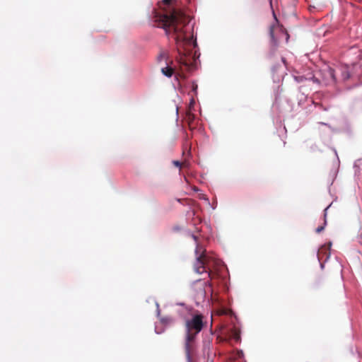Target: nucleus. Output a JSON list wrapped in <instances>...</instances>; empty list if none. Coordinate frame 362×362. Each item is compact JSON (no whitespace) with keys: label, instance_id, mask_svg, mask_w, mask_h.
I'll return each instance as SVG.
<instances>
[{"label":"nucleus","instance_id":"1","mask_svg":"<svg viewBox=\"0 0 362 362\" xmlns=\"http://www.w3.org/2000/svg\"><path fill=\"white\" fill-rule=\"evenodd\" d=\"M163 13L156 16L158 26L163 28L168 35L174 37L177 49L179 53L177 61L181 66L190 69L195 64L197 59L196 40L191 35L192 26H189V17L182 11L175 8L171 0H163L159 4Z\"/></svg>","mask_w":362,"mask_h":362},{"label":"nucleus","instance_id":"2","mask_svg":"<svg viewBox=\"0 0 362 362\" xmlns=\"http://www.w3.org/2000/svg\"><path fill=\"white\" fill-rule=\"evenodd\" d=\"M202 314L194 315L192 318L185 320V354L188 362H192L191 352L193 349L192 343L197 335L202 331L204 323Z\"/></svg>","mask_w":362,"mask_h":362},{"label":"nucleus","instance_id":"3","mask_svg":"<svg viewBox=\"0 0 362 362\" xmlns=\"http://www.w3.org/2000/svg\"><path fill=\"white\" fill-rule=\"evenodd\" d=\"M273 14L274 17V22L269 26V34L270 37V52L272 54H274L279 47V39L281 37L285 36L286 42H288L289 39V35L286 30L279 25L275 13H273Z\"/></svg>","mask_w":362,"mask_h":362},{"label":"nucleus","instance_id":"4","mask_svg":"<svg viewBox=\"0 0 362 362\" xmlns=\"http://www.w3.org/2000/svg\"><path fill=\"white\" fill-rule=\"evenodd\" d=\"M209 262V257L204 253H202L197 258L194 264V270L198 274H202L206 272V268Z\"/></svg>","mask_w":362,"mask_h":362},{"label":"nucleus","instance_id":"5","mask_svg":"<svg viewBox=\"0 0 362 362\" xmlns=\"http://www.w3.org/2000/svg\"><path fill=\"white\" fill-rule=\"evenodd\" d=\"M340 74H341V78L343 81H346L351 77V73L349 71V69L346 66H344L339 69Z\"/></svg>","mask_w":362,"mask_h":362},{"label":"nucleus","instance_id":"6","mask_svg":"<svg viewBox=\"0 0 362 362\" xmlns=\"http://www.w3.org/2000/svg\"><path fill=\"white\" fill-rule=\"evenodd\" d=\"M194 119H195V115L194 114H192L190 112H187L185 119H186L190 129L194 128V126L193 124Z\"/></svg>","mask_w":362,"mask_h":362},{"label":"nucleus","instance_id":"7","mask_svg":"<svg viewBox=\"0 0 362 362\" xmlns=\"http://www.w3.org/2000/svg\"><path fill=\"white\" fill-rule=\"evenodd\" d=\"M160 71L164 76L169 78L171 77L175 72V69L170 65H168L165 67H163Z\"/></svg>","mask_w":362,"mask_h":362},{"label":"nucleus","instance_id":"8","mask_svg":"<svg viewBox=\"0 0 362 362\" xmlns=\"http://www.w3.org/2000/svg\"><path fill=\"white\" fill-rule=\"evenodd\" d=\"M160 322L165 326L172 325L175 323V319L170 316L163 317L160 318Z\"/></svg>","mask_w":362,"mask_h":362},{"label":"nucleus","instance_id":"9","mask_svg":"<svg viewBox=\"0 0 362 362\" xmlns=\"http://www.w3.org/2000/svg\"><path fill=\"white\" fill-rule=\"evenodd\" d=\"M168 59V52L165 50H160L159 54L157 57V60L160 62L162 60L167 62ZM168 64V62H166Z\"/></svg>","mask_w":362,"mask_h":362},{"label":"nucleus","instance_id":"10","mask_svg":"<svg viewBox=\"0 0 362 362\" xmlns=\"http://www.w3.org/2000/svg\"><path fill=\"white\" fill-rule=\"evenodd\" d=\"M231 336L235 339V341H238L240 338L239 332L235 329H233L231 330Z\"/></svg>","mask_w":362,"mask_h":362},{"label":"nucleus","instance_id":"11","mask_svg":"<svg viewBox=\"0 0 362 362\" xmlns=\"http://www.w3.org/2000/svg\"><path fill=\"white\" fill-rule=\"evenodd\" d=\"M327 71H328L329 76L332 78V80L334 81H336V73H335L334 69H333L332 68H329Z\"/></svg>","mask_w":362,"mask_h":362},{"label":"nucleus","instance_id":"12","mask_svg":"<svg viewBox=\"0 0 362 362\" xmlns=\"http://www.w3.org/2000/svg\"><path fill=\"white\" fill-rule=\"evenodd\" d=\"M173 165H174L175 166L178 167V168H180V169H181V168H182V166H187V163H186L185 162L182 163H180V161H178V160H174V161L173 162Z\"/></svg>","mask_w":362,"mask_h":362},{"label":"nucleus","instance_id":"13","mask_svg":"<svg viewBox=\"0 0 362 362\" xmlns=\"http://www.w3.org/2000/svg\"><path fill=\"white\" fill-rule=\"evenodd\" d=\"M294 78L298 83L303 82L305 80L304 76H295Z\"/></svg>","mask_w":362,"mask_h":362},{"label":"nucleus","instance_id":"14","mask_svg":"<svg viewBox=\"0 0 362 362\" xmlns=\"http://www.w3.org/2000/svg\"><path fill=\"white\" fill-rule=\"evenodd\" d=\"M324 228H325L324 226L317 227L316 228V233H320V232H322L324 230Z\"/></svg>","mask_w":362,"mask_h":362},{"label":"nucleus","instance_id":"15","mask_svg":"<svg viewBox=\"0 0 362 362\" xmlns=\"http://www.w3.org/2000/svg\"><path fill=\"white\" fill-rule=\"evenodd\" d=\"M197 89V85H193V90L196 91Z\"/></svg>","mask_w":362,"mask_h":362},{"label":"nucleus","instance_id":"16","mask_svg":"<svg viewBox=\"0 0 362 362\" xmlns=\"http://www.w3.org/2000/svg\"><path fill=\"white\" fill-rule=\"evenodd\" d=\"M359 1H362V0H359Z\"/></svg>","mask_w":362,"mask_h":362}]
</instances>
